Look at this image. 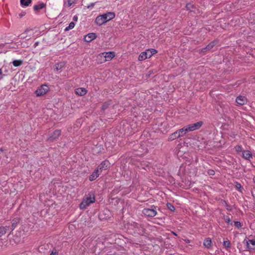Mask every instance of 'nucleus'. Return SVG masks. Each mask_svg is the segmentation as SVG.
Instances as JSON below:
<instances>
[{
	"instance_id": "nucleus-16",
	"label": "nucleus",
	"mask_w": 255,
	"mask_h": 255,
	"mask_svg": "<svg viewBox=\"0 0 255 255\" xmlns=\"http://www.w3.org/2000/svg\"><path fill=\"white\" fill-rule=\"evenodd\" d=\"M179 134L180 137L184 136L187 132H189L186 126L184 127L183 128L177 130Z\"/></svg>"
},
{
	"instance_id": "nucleus-15",
	"label": "nucleus",
	"mask_w": 255,
	"mask_h": 255,
	"mask_svg": "<svg viewBox=\"0 0 255 255\" xmlns=\"http://www.w3.org/2000/svg\"><path fill=\"white\" fill-rule=\"evenodd\" d=\"M75 93L80 96H84L87 93V90L83 88H79L76 89Z\"/></svg>"
},
{
	"instance_id": "nucleus-32",
	"label": "nucleus",
	"mask_w": 255,
	"mask_h": 255,
	"mask_svg": "<svg viewBox=\"0 0 255 255\" xmlns=\"http://www.w3.org/2000/svg\"><path fill=\"white\" fill-rule=\"evenodd\" d=\"M236 151L238 152H240L242 150V147L241 145H237L235 147Z\"/></svg>"
},
{
	"instance_id": "nucleus-30",
	"label": "nucleus",
	"mask_w": 255,
	"mask_h": 255,
	"mask_svg": "<svg viewBox=\"0 0 255 255\" xmlns=\"http://www.w3.org/2000/svg\"><path fill=\"white\" fill-rule=\"evenodd\" d=\"M110 105V103L109 102H106L105 103L102 107V109L103 110H105V109H106L107 108H108V107H109V106Z\"/></svg>"
},
{
	"instance_id": "nucleus-22",
	"label": "nucleus",
	"mask_w": 255,
	"mask_h": 255,
	"mask_svg": "<svg viewBox=\"0 0 255 255\" xmlns=\"http://www.w3.org/2000/svg\"><path fill=\"white\" fill-rule=\"evenodd\" d=\"M32 2V0H20V4L25 6H28Z\"/></svg>"
},
{
	"instance_id": "nucleus-26",
	"label": "nucleus",
	"mask_w": 255,
	"mask_h": 255,
	"mask_svg": "<svg viewBox=\"0 0 255 255\" xmlns=\"http://www.w3.org/2000/svg\"><path fill=\"white\" fill-rule=\"evenodd\" d=\"M75 26V23L74 22H71L69 24V26L66 27L65 29V31H68L70 29H71L72 28H73Z\"/></svg>"
},
{
	"instance_id": "nucleus-3",
	"label": "nucleus",
	"mask_w": 255,
	"mask_h": 255,
	"mask_svg": "<svg viewBox=\"0 0 255 255\" xmlns=\"http://www.w3.org/2000/svg\"><path fill=\"white\" fill-rule=\"evenodd\" d=\"M115 56L114 52H102L99 54L98 58H103L101 63L111 60Z\"/></svg>"
},
{
	"instance_id": "nucleus-21",
	"label": "nucleus",
	"mask_w": 255,
	"mask_h": 255,
	"mask_svg": "<svg viewBox=\"0 0 255 255\" xmlns=\"http://www.w3.org/2000/svg\"><path fill=\"white\" fill-rule=\"evenodd\" d=\"M216 41H212L205 48L202 50V51H204V49H207L208 50H211L216 44Z\"/></svg>"
},
{
	"instance_id": "nucleus-39",
	"label": "nucleus",
	"mask_w": 255,
	"mask_h": 255,
	"mask_svg": "<svg viewBox=\"0 0 255 255\" xmlns=\"http://www.w3.org/2000/svg\"><path fill=\"white\" fill-rule=\"evenodd\" d=\"M224 202H225V204L226 205L227 209L228 210H229V211L231 210L232 208H231V206H230L228 205H227V203L225 201H224Z\"/></svg>"
},
{
	"instance_id": "nucleus-43",
	"label": "nucleus",
	"mask_w": 255,
	"mask_h": 255,
	"mask_svg": "<svg viewBox=\"0 0 255 255\" xmlns=\"http://www.w3.org/2000/svg\"><path fill=\"white\" fill-rule=\"evenodd\" d=\"M29 31L28 29H26L25 30L24 32L22 34V35L25 34L26 33H27Z\"/></svg>"
},
{
	"instance_id": "nucleus-36",
	"label": "nucleus",
	"mask_w": 255,
	"mask_h": 255,
	"mask_svg": "<svg viewBox=\"0 0 255 255\" xmlns=\"http://www.w3.org/2000/svg\"><path fill=\"white\" fill-rule=\"evenodd\" d=\"M208 173L210 175H214L215 174V171L213 170H209Z\"/></svg>"
},
{
	"instance_id": "nucleus-4",
	"label": "nucleus",
	"mask_w": 255,
	"mask_h": 255,
	"mask_svg": "<svg viewBox=\"0 0 255 255\" xmlns=\"http://www.w3.org/2000/svg\"><path fill=\"white\" fill-rule=\"evenodd\" d=\"M48 91L49 87L48 86L42 85L36 90L35 94L37 97H39L46 94Z\"/></svg>"
},
{
	"instance_id": "nucleus-42",
	"label": "nucleus",
	"mask_w": 255,
	"mask_h": 255,
	"mask_svg": "<svg viewBox=\"0 0 255 255\" xmlns=\"http://www.w3.org/2000/svg\"><path fill=\"white\" fill-rule=\"evenodd\" d=\"M50 255H57V254L56 252H52Z\"/></svg>"
},
{
	"instance_id": "nucleus-34",
	"label": "nucleus",
	"mask_w": 255,
	"mask_h": 255,
	"mask_svg": "<svg viewBox=\"0 0 255 255\" xmlns=\"http://www.w3.org/2000/svg\"><path fill=\"white\" fill-rule=\"evenodd\" d=\"M75 0H68L67 2H68V6H71L75 2Z\"/></svg>"
},
{
	"instance_id": "nucleus-33",
	"label": "nucleus",
	"mask_w": 255,
	"mask_h": 255,
	"mask_svg": "<svg viewBox=\"0 0 255 255\" xmlns=\"http://www.w3.org/2000/svg\"><path fill=\"white\" fill-rule=\"evenodd\" d=\"M235 226L238 229L240 228L241 227V223L240 222L236 221L234 223Z\"/></svg>"
},
{
	"instance_id": "nucleus-9",
	"label": "nucleus",
	"mask_w": 255,
	"mask_h": 255,
	"mask_svg": "<svg viewBox=\"0 0 255 255\" xmlns=\"http://www.w3.org/2000/svg\"><path fill=\"white\" fill-rule=\"evenodd\" d=\"M247 248L250 252H255V240H249L246 242Z\"/></svg>"
},
{
	"instance_id": "nucleus-7",
	"label": "nucleus",
	"mask_w": 255,
	"mask_h": 255,
	"mask_svg": "<svg viewBox=\"0 0 255 255\" xmlns=\"http://www.w3.org/2000/svg\"><path fill=\"white\" fill-rule=\"evenodd\" d=\"M142 213L150 217H153L157 214L156 211L153 209L145 208L142 211Z\"/></svg>"
},
{
	"instance_id": "nucleus-5",
	"label": "nucleus",
	"mask_w": 255,
	"mask_h": 255,
	"mask_svg": "<svg viewBox=\"0 0 255 255\" xmlns=\"http://www.w3.org/2000/svg\"><path fill=\"white\" fill-rule=\"evenodd\" d=\"M203 122L199 121L194 124H192L186 126L187 129L189 131H192L200 128L203 125Z\"/></svg>"
},
{
	"instance_id": "nucleus-20",
	"label": "nucleus",
	"mask_w": 255,
	"mask_h": 255,
	"mask_svg": "<svg viewBox=\"0 0 255 255\" xmlns=\"http://www.w3.org/2000/svg\"><path fill=\"white\" fill-rule=\"evenodd\" d=\"M204 245L207 248H210L211 247L212 241L210 238L206 239L204 241Z\"/></svg>"
},
{
	"instance_id": "nucleus-35",
	"label": "nucleus",
	"mask_w": 255,
	"mask_h": 255,
	"mask_svg": "<svg viewBox=\"0 0 255 255\" xmlns=\"http://www.w3.org/2000/svg\"><path fill=\"white\" fill-rule=\"evenodd\" d=\"M236 187L237 189L240 190L242 188V185L241 184H240L238 182H236Z\"/></svg>"
},
{
	"instance_id": "nucleus-25",
	"label": "nucleus",
	"mask_w": 255,
	"mask_h": 255,
	"mask_svg": "<svg viewBox=\"0 0 255 255\" xmlns=\"http://www.w3.org/2000/svg\"><path fill=\"white\" fill-rule=\"evenodd\" d=\"M223 245L226 248H230L231 247V243L228 239H226V240L224 241Z\"/></svg>"
},
{
	"instance_id": "nucleus-13",
	"label": "nucleus",
	"mask_w": 255,
	"mask_h": 255,
	"mask_svg": "<svg viewBox=\"0 0 255 255\" xmlns=\"http://www.w3.org/2000/svg\"><path fill=\"white\" fill-rule=\"evenodd\" d=\"M99 172V171L97 169L95 170L89 176V180L91 181L95 180L100 175Z\"/></svg>"
},
{
	"instance_id": "nucleus-31",
	"label": "nucleus",
	"mask_w": 255,
	"mask_h": 255,
	"mask_svg": "<svg viewBox=\"0 0 255 255\" xmlns=\"http://www.w3.org/2000/svg\"><path fill=\"white\" fill-rule=\"evenodd\" d=\"M176 139H177V138H176V137H175V135H174L173 133H172L171 134H170L168 138L169 140H170V141H172Z\"/></svg>"
},
{
	"instance_id": "nucleus-24",
	"label": "nucleus",
	"mask_w": 255,
	"mask_h": 255,
	"mask_svg": "<svg viewBox=\"0 0 255 255\" xmlns=\"http://www.w3.org/2000/svg\"><path fill=\"white\" fill-rule=\"evenodd\" d=\"M23 63V61L21 60H14L12 62L13 66L18 67L20 66Z\"/></svg>"
},
{
	"instance_id": "nucleus-12",
	"label": "nucleus",
	"mask_w": 255,
	"mask_h": 255,
	"mask_svg": "<svg viewBox=\"0 0 255 255\" xmlns=\"http://www.w3.org/2000/svg\"><path fill=\"white\" fill-rule=\"evenodd\" d=\"M236 102L238 105H243L247 102V99L244 96H239L236 98Z\"/></svg>"
},
{
	"instance_id": "nucleus-27",
	"label": "nucleus",
	"mask_w": 255,
	"mask_h": 255,
	"mask_svg": "<svg viewBox=\"0 0 255 255\" xmlns=\"http://www.w3.org/2000/svg\"><path fill=\"white\" fill-rule=\"evenodd\" d=\"M224 219L228 224L232 225L231 219L229 216H224Z\"/></svg>"
},
{
	"instance_id": "nucleus-28",
	"label": "nucleus",
	"mask_w": 255,
	"mask_h": 255,
	"mask_svg": "<svg viewBox=\"0 0 255 255\" xmlns=\"http://www.w3.org/2000/svg\"><path fill=\"white\" fill-rule=\"evenodd\" d=\"M186 7L187 9L193 11V9L194 8V5H192L191 3H188L186 5Z\"/></svg>"
},
{
	"instance_id": "nucleus-48",
	"label": "nucleus",
	"mask_w": 255,
	"mask_h": 255,
	"mask_svg": "<svg viewBox=\"0 0 255 255\" xmlns=\"http://www.w3.org/2000/svg\"><path fill=\"white\" fill-rule=\"evenodd\" d=\"M91 5H92V6H93L94 5V3H92Z\"/></svg>"
},
{
	"instance_id": "nucleus-17",
	"label": "nucleus",
	"mask_w": 255,
	"mask_h": 255,
	"mask_svg": "<svg viewBox=\"0 0 255 255\" xmlns=\"http://www.w3.org/2000/svg\"><path fill=\"white\" fill-rule=\"evenodd\" d=\"M243 157L247 160H250L252 157V154L249 150H244L243 151Z\"/></svg>"
},
{
	"instance_id": "nucleus-45",
	"label": "nucleus",
	"mask_w": 255,
	"mask_h": 255,
	"mask_svg": "<svg viewBox=\"0 0 255 255\" xmlns=\"http://www.w3.org/2000/svg\"><path fill=\"white\" fill-rule=\"evenodd\" d=\"M172 234H173L174 235H175V236H177V234H176L175 233H174V232H172Z\"/></svg>"
},
{
	"instance_id": "nucleus-19",
	"label": "nucleus",
	"mask_w": 255,
	"mask_h": 255,
	"mask_svg": "<svg viewBox=\"0 0 255 255\" xmlns=\"http://www.w3.org/2000/svg\"><path fill=\"white\" fill-rule=\"evenodd\" d=\"M18 222H19L18 219H14L12 220V225H11V227H9L10 231L11 232L14 229L15 227H16V226Z\"/></svg>"
},
{
	"instance_id": "nucleus-41",
	"label": "nucleus",
	"mask_w": 255,
	"mask_h": 255,
	"mask_svg": "<svg viewBox=\"0 0 255 255\" xmlns=\"http://www.w3.org/2000/svg\"><path fill=\"white\" fill-rule=\"evenodd\" d=\"M2 71H1V69H0V79H2Z\"/></svg>"
},
{
	"instance_id": "nucleus-37",
	"label": "nucleus",
	"mask_w": 255,
	"mask_h": 255,
	"mask_svg": "<svg viewBox=\"0 0 255 255\" xmlns=\"http://www.w3.org/2000/svg\"><path fill=\"white\" fill-rule=\"evenodd\" d=\"M173 133L174 134V135H175V137H176L177 138H178L180 137L179 134L177 130L175 131Z\"/></svg>"
},
{
	"instance_id": "nucleus-38",
	"label": "nucleus",
	"mask_w": 255,
	"mask_h": 255,
	"mask_svg": "<svg viewBox=\"0 0 255 255\" xmlns=\"http://www.w3.org/2000/svg\"><path fill=\"white\" fill-rule=\"evenodd\" d=\"M25 14H26V12L24 11H22L20 13H19V17L21 18L22 17L25 15Z\"/></svg>"
},
{
	"instance_id": "nucleus-11",
	"label": "nucleus",
	"mask_w": 255,
	"mask_h": 255,
	"mask_svg": "<svg viewBox=\"0 0 255 255\" xmlns=\"http://www.w3.org/2000/svg\"><path fill=\"white\" fill-rule=\"evenodd\" d=\"M97 36L95 33H90L85 36L84 39L86 42H90L95 39Z\"/></svg>"
},
{
	"instance_id": "nucleus-8",
	"label": "nucleus",
	"mask_w": 255,
	"mask_h": 255,
	"mask_svg": "<svg viewBox=\"0 0 255 255\" xmlns=\"http://www.w3.org/2000/svg\"><path fill=\"white\" fill-rule=\"evenodd\" d=\"M9 231V226L0 227V240H5L6 234Z\"/></svg>"
},
{
	"instance_id": "nucleus-44",
	"label": "nucleus",
	"mask_w": 255,
	"mask_h": 255,
	"mask_svg": "<svg viewBox=\"0 0 255 255\" xmlns=\"http://www.w3.org/2000/svg\"><path fill=\"white\" fill-rule=\"evenodd\" d=\"M38 42H35V44H34V46H35V47H36V46H37V45H38Z\"/></svg>"
},
{
	"instance_id": "nucleus-23",
	"label": "nucleus",
	"mask_w": 255,
	"mask_h": 255,
	"mask_svg": "<svg viewBox=\"0 0 255 255\" xmlns=\"http://www.w3.org/2000/svg\"><path fill=\"white\" fill-rule=\"evenodd\" d=\"M147 58L146 56V52H141L138 56V60L139 61H142Z\"/></svg>"
},
{
	"instance_id": "nucleus-18",
	"label": "nucleus",
	"mask_w": 255,
	"mask_h": 255,
	"mask_svg": "<svg viewBox=\"0 0 255 255\" xmlns=\"http://www.w3.org/2000/svg\"><path fill=\"white\" fill-rule=\"evenodd\" d=\"M46 6V4L44 3H41L38 5H35L33 6V9L35 11H38L39 10L44 8Z\"/></svg>"
},
{
	"instance_id": "nucleus-6",
	"label": "nucleus",
	"mask_w": 255,
	"mask_h": 255,
	"mask_svg": "<svg viewBox=\"0 0 255 255\" xmlns=\"http://www.w3.org/2000/svg\"><path fill=\"white\" fill-rule=\"evenodd\" d=\"M61 130L59 129L55 130L48 137L47 140L49 142H53L56 140L61 135Z\"/></svg>"
},
{
	"instance_id": "nucleus-2",
	"label": "nucleus",
	"mask_w": 255,
	"mask_h": 255,
	"mask_svg": "<svg viewBox=\"0 0 255 255\" xmlns=\"http://www.w3.org/2000/svg\"><path fill=\"white\" fill-rule=\"evenodd\" d=\"M95 202V198L94 194H89L88 196L83 198L82 202L79 205L81 209L84 210L89 206L90 204Z\"/></svg>"
},
{
	"instance_id": "nucleus-1",
	"label": "nucleus",
	"mask_w": 255,
	"mask_h": 255,
	"mask_svg": "<svg viewBox=\"0 0 255 255\" xmlns=\"http://www.w3.org/2000/svg\"><path fill=\"white\" fill-rule=\"evenodd\" d=\"M115 17V14L114 12H109L98 16L95 19V23L98 25H102L103 24L114 18Z\"/></svg>"
},
{
	"instance_id": "nucleus-47",
	"label": "nucleus",
	"mask_w": 255,
	"mask_h": 255,
	"mask_svg": "<svg viewBox=\"0 0 255 255\" xmlns=\"http://www.w3.org/2000/svg\"><path fill=\"white\" fill-rule=\"evenodd\" d=\"M186 242H187V243H189V242H190V241H189V240H188L186 241Z\"/></svg>"
},
{
	"instance_id": "nucleus-29",
	"label": "nucleus",
	"mask_w": 255,
	"mask_h": 255,
	"mask_svg": "<svg viewBox=\"0 0 255 255\" xmlns=\"http://www.w3.org/2000/svg\"><path fill=\"white\" fill-rule=\"evenodd\" d=\"M166 205L168 209H169L170 210L173 211L175 210L174 207L171 203H167Z\"/></svg>"
},
{
	"instance_id": "nucleus-40",
	"label": "nucleus",
	"mask_w": 255,
	"mask_h": 255,
	"mask_svg": "<svg viewBox=\"0 0 255 255\" xmlns=\"http://www.w3.org/2000/svg\"><path fill=\"white\" fill-rule=\"evenodd\" d=\"M73 20L75 21H77L78 20V17L77 16L75 15L73 17Z\"/></svg>"
},
{
	"instance_id": "nucleus-46",
	"label": "nucleus",
	"mask_w": 255,
	"mask_h": 255,
	"mask_svg": "<svg viewBox=\"0 0 255 255\" xmlns=\"http://www.w3.org/2000/svg\"><path fill=\"white\" fill-rule=\"evenodd\" d=\"M0 151H3L2 149V148H0Z\"/></svg>"
},
{
	"instance_id": "nucleus-14",
	"label": "nucleus",
	"mask_w": 255,
	"mask_h": 255,
	"mask_svg": "<svg viewBox=\"0 0 255 255\" xmlns=\"http://www.w3.org/2000/svg\"><path fill=\"white\" fill-rule=\"evenodd\" d=\"M146 56L147 57V58H150L153 54L156 53L157 52V50L155 49H147L146 51Z\"/></svg>"
},
{
	"instance_id": "nucleus-10",
	"label": "nucleus",
	"mask_w": 255,
	"mask_h": 255,
	"mask_svg": "<svg viewBox=\"0 0 255 255\" xmlns=\"http://www.w3.org/2000/svg\"><path fill=\"white\" fill-rule=\"evenodd\" d=\"M110 165V163L107 160L103 161L98 166L97 169L99 170H103L107 169Z\"/></svg>"
}]
</instances>
